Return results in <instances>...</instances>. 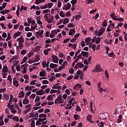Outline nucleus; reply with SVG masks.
I'll return each instance as SVG.
<instances>
[{
    "label": "nucleus",
    "mask_w": 127,
    "mask_h": 127,
    "mask_svg": "<svg viewBox=\"0 0 127 127\" xmlns=\"http://www.w3.org/2000/svg\"><path fill=\"white\" fill-rule=\"evenodd\" d=\"M63 103H64V100L62 98V94H61L55 100V104H63Z\"/></svg>",
    "instance_id": "nucleus-1"
},
{
    "label": "nucleus",
    "mask_w": 127,
    "mask_h": 127,
    "mask_svg": "<svg viewBox=\"0 0 127 127\" xmlns=\"http://www.w3.org/2000/svg\"><path fill=\"white\" fill-rule=\"evenodd\" d=\"M106 30V28L101 27L98 33V36H102Z\"/></svg>",
    "instance_id": "nucleus-2"
},
{
    "label": "nucleus",
    "mask_w": 127,
    "mask_h": 127,
    "mask_svg": "<svg viewBox=\"0 0 127 127\" xmlns=\"http://www.w3.org/2000/svg\"><path fill=\"white\" fill-rule=\"evenodd\" d=\"M71 8V4L70 2L67 3L66 4H64L63 8V10H69Z\"/></svg>",
    "instance_id": "nucleus-3"
},
{
    "label": "nucleus",
    "mask_w": 127,
    "mask_h": 127,
    "mask_svg": "<svg viewBox=\"0 0 127 127\" xmlns=\"http://www.w3.org/2000/svg\"><path fill=\"white\" fill-rule=\"evenodd\" d=\"M52 57L53 58V62H54V63H58L59 59H58V57L57 56L53 55L52 56Z\"/></svg>",
    "instance_id": "nucleus-4"
},
{
    "label": "nucleus",
    "mask_w": 127,
    "mask_h": 127,
    "mask_svg": "<svg viewBox=\"0 0 127 127\" xmlns=\"http://www.w3.org/2000/svg\"><path fill=\"white\" fill-rule=\"evenodd\" d=\"M84 66V64L81 63H78L75 64V65L74 66V68L75 69H78V68H83Z\"/></svg>",
    "instance_id": "nucleus-5"
},
{
    "label": "nucleus",
    "mask_w": 127,
    "mask_h": 127,
    "mask_svg": "<svg viewBox=\"0 0 127 127\" xmlns=\"http://www.w3.org/2000/svg\"><path fill=\"white\" fill-rule=\"evenodd\" d=\"M36 95H38L39 96H41V95H44L45 94V92L43 89H40L36 92Z\"/></svg>",
    "instance_id": "nucleus-6"
},
{
    "label": "nucleus",
    "mask_w": 127,
    "mask_h": 127,
    "mask_svg": "<svg viewBox=\"0 0 127 127\" xmlns=\"http://www.w3.org/2000/svg\"><path fill=\"white\" fill-rule=\"evenodd\" d=\"M95 69L96 72H103V69L101 68V65L97 64L95 66Z\"/></svg>",
    "instance_id": "nucleus-7"
},
{
    "label": "nucleus",
    "mask_w": 127,
    "mask_h": 127,
    "mask_svg": "<svg viewBox=\"0 0 127 127\" xmlns=\"http://www.w3.org/2000/svg\"><path fill=\"white\" fill-rule=\"evenodd\" d=\"M13 84L14 86H16V87H19V84H18V81H17L16 77L13 78Z\"/></svg>",
    "instance_id": "nucleus-8"
},
{
    "label": "nucleus",
    "mask_w": 127,
    "mask_h": 127,
    "mask_svg": "<svg viewBox=\"0 0 127 127\" xmlns=\"http://www.w3.org/2000/svg\"><path fill=\"white\" fill-rule=\"evenodd\" d=\"M81 54V56H83V57H85V58H87V57H89V53L85 51L81 52V53L80 54Z\"/></svg>",
    "instance_id": "nucleus-9"
},
{
    "label": "nucleus",
    "mask_w": 127,
    "mask_h": 127,
    "mask_svg": "<svg viewBox=\"0 0 127 127\" xmlns=\"http://www.w3.org/2000/svg\"><path fill=\"white\" fill-rule=\"evenodd\" d=\"M2 72L3 73H7V72H8V68H7V66L6 65H4L2 69Z\"/></svg>",
    "instance_id": "nucleus-10"
},
{
    "label": "nucleus",
    "mask_w": 127,
    "mask_h": 127,
    "mask_svg": "<svg viewBox=\"0 0 127 127\" xmlns=\"http://www.w3.org/2000/svg\"><path fill=\"white\" fill-rule=\"evenodd\" d=\"M2 98L5 99L6 101L9 100V95L6 94H3Z\"/></svg>",
    "instance_id": "nucleus-11"
},
{
    "label": "nucleus",
    "mask_w": 127,
    "mask_h": 127,
    "mask_svg": "<svg viewBox=\"0 0 127 127\" xmlns=\"http://www.w3.org/2000/svg\"><path fill=\"white\" fill-rule=\"evenodd\" d=\"M50 67L51 68V69H54V68H57V67H58V64L51 63L50 64Z\"/></svg>",
    "instance_id": "nucleus-12"
},
{
    "label": "nucleus",
    "mask_w": 127,
    "mask_h": 127,
    "mask_svg": "<svg viewBox=\"0 0 127 127\" xmlns=\"http://www.w3.org/2000/svg\"><path fill=\"white\" fill-rule=\"evenodd\" d=\"M17 41L19 42V43H23L24 42V39H23V37H20L17 39Z\"/></svg>",
    "instance_id": "nucleus-13"
},
{
    "label": "nucleus",
    "mask_w": 127,
    "mask_h": 127,
    "mask_svg": "<svg viewBox=\"0 0 127 127\" xmlns=\"http://www.w3.org/2000/svg\"><path fill=\"white\" fill-rule=\"evenodd\" d=\"M111 26H114V23H111L108 25L107 29V31L108 32H110L112 31V29H111Z\"/></svg>",
    "instance_id": "nucleus-14"
},
{
    "label": "nucleus",
    "mask_w": 127,
    "mask_h": 127,
    "mask_svg": "<svg viewBox=\"0 0 127 127\" xmlns=\"http://www.w3.org/2000/svg\"><path fill=\"white\" fill-rule=\"evenodd\" d=\"M61 85H57V84L54 85V86L52 87L53 89H58V90L61 89Z\"/></svg>",
    "instance_id": "nucleus-15"
},
{
    "label": "nucleus",
    "mask_w": 127,
    "mask_h": 127,
    "mask_svg": "<svg viewBox=\"0 0 127 127\" xmlns=\"http://www.w3.org/2000/svg\"><path fill=\"white\" fill-rule=\"evenodd\" d=\"M39 76H40V77H44L46 76V72H45V70L40 71L39 73Z\"/></svg>",
    "instance_id": "nucleus-16"
},
{
    "label": "nucleus",
    "mask_w": 127,
    "mask_h": 127,
    "mask_svg": "<svg viewBox=\"0 0 127 127\" xmlns=\"http://www.w3.org/2000/svg\"><path fill=\"white\" fill-rule=\"evenodd\" d=\"M44 32V31L43 30H41V31H39L37 32L36 34L39 36H41L42 34H43Z\"/></svg>",
    "instance_id": "nucleus-17"
},
{
    "label": "nucleus",
    "mask_w": 127,
    "mask_h": 127,
    "mask_svg": "<svg viewBox=\"0 0 127 127\" xmlns=\"http://www.w3.org/2000/svg\"><path fill=\"white\" fill-rule=\"evenodd\" d=\"M69 19H68V18H65L64 20H63V24H67V23H69Z\"/></svg>",
    "instance_id": "nucleus-18"
},
{
    "label": "nucleus",
    "mask_w": 127,
    "mask_h": 127,
    "mask_svg": "<svg viewBox=\"0 0 127 127\" xmlns=\"http://www.w3.org/2000/svg\"><path fill=\"white\" fill-rule=\"evenodd\" d=\"M123 119V115H120L119 116V118L117 120V122L119 124L122 123V119Z\"/></svg>",
    "instance_id": "nucleus-19"
},
{
    "label": "nucleus",
    "mask_w": 127,
    "mask_h": 127,
    "mask_svg": "<svg viewBox=\"0 0 127 127\" xmlns=\"http://www.w3.org/2000/svg\"><path fill=\"white\" fill-rule=\"evenodd\" d=\"M82 86L81 84L77 83L74 86V89H77V88H79V89H81L82 88Z\"/></svg>",
    "instance_id": "nucleus-20"
},
{
    "label": "nucleus",
    "mask_w": 127,
    "mask_h": 127,
    "mask_svg": "<svg viewBox=\"0 0 127 127\" xmlns=\"http://www.w3.org/2000/svg\"><path fill=\"white\" fill-rule=\"evenodd\" d=\"M45 0H36L35 3L36 4H39V3H41V2H45Z\"/></svg>",
    "instance_id": "nucleus-21"
},
{
    "label": "nucleus",
    "mask_w": 127,
    "mask_h": 127,
    "mask_svg": "<svg viewBox=\"0 0 127 127\" xmlns=\"http://www.w3.org/2000/svg\"><path fill=\"white\" fill-rule=\"evenodd\" d=\"M40 48H41V47L38 46L34 49V52H38L40 51Z\"/></svg>",
    "instance_id": "nucleus-22"
},
{
    "label": "nucleus",
    "mask_w": 127,
    "mask_h": 127,
    "mask_svg": "<svg viewBox=\"0 0 127 127\" xmlns=\"http://www.w3.org/2000/svg\"><path fill=\"white\" fill-rule=\"evenodd\" d=\"M85 42L86 43V45H88V43H90L91 42V38L90 37H87V38L85 39Z\"/></svg>",
    "instance_id": "nucleus-23"
},
{
    "label": "nucleus",
    "mask_w": 127,
    "mask_h": 127,
    "mask_svg": "<svg viewBox=\"0 0 127 127\" xmlns=\"http://www.w3.org/2000/svg\"><path fill=\"white\" fill-rule=\"evenodd\" d=\"M108 55L109 57H113V58H115V57H116V55H115L114 54V52H111V53L108 54Z\"/></svg>",
    "instance_id": "nucleus-24"
},
{
    "label": "nucleus",
    "mask_w": 127,
    "mask_h": 127,
    "mask_svg": "<svg viewBox=\"0 0 127 127\" xmlns=\"http://www.w3.org/2000/svg\"><path fill=\"white\" fill-rule=\"evenodd\" d=\"M23 97H24V92H23V90H22L20 92L18 98H23Z\"/></svg>",
    "instance_id": "nucleus-25"
},
{
    "label": "nucleus",
    "mask_w": 127,
    "mask_h": 127,
    "mask_svg": "<svg viewBox=\"0 0 127 127\" xmlns=\"http://www.w3.org/2000/svg\"><path fill=\"white\" fill-rule=\"evenodd\" d=\"M48 101H53V97H52V95H48L47 97Z\"/></svg>",
    "instance_id": "nucleus-26"
},
{
    "label": "nucleus",
    "mask_w": 127,
    "mask_h": 127,
    "mask_svg": "<svg viewBox=\"0 0 127 127\" xmlns=\"http://www.w3.org/2000/svg\"><path fill=\"white\" fill-rule=\"evenodd\" d=\"M29 103V100L28 99H24L23 101V105H27V104Z\"/></svg>",
    "instance_id": "nucleus-27"
},
{
    "label": "nucleus",
    "mask_w": 127,
    "mask_h": 127,
    "mask_svg": "<svg viewBox=\"0 0 127 127\" xmlns=\"http://www.w3.org/2000/svg\"><path fill=\"white\" fill-rule=\"evenodd\" d=\"M82 57V54H79V55L77 57V58L75 60V62L77 63L78 61L80 60V58Z\"/></svg>",
    "instance_id": "nucleus-28"
},
{
    "label": "nucleus",
    "mask_w": 127,
    "mask_h": 127,
    "mask_svg": "<svg viewBox=\"0 0 127 127\" xmlns=\"http://www.w3.org/2000/svg\"><path fill=\"white\" fill-rule=\"evenodd\" d=\"M107 24L108 21H107V20H105L102 24V26H103L104 27H106L108 25Z\"/></svg>",
    "instance_id": "nucleus-29"
},
{
    "label": "nucleus",
    "mask_w": 127,
    "mask_h": 127,
    "mask_svg": "<svg viewBox=\"0 0 127 127\" xmlns=\"http://www.w3.org/2000/svg\"><path fill=\"white\" fill-rule=\"evenodd\" d=\"M12 120H13V121H15V122L19 121V118H18V117H17V116H14L12 118Z\"/></svg>",
    "instance_id": "nucleus-30"
},
{
    "label": "nucleus",
    "mask_w": 127,
    "mask_h": 127,
    "mask_svg": "<svg viewBox=\"0 0 127 127\" xmlns=\"http://www.w3.org/2000/svg\"><path fill=\"white\" fill-rule=\"evenodd\" d=\"M99 92H100V93H102V92H106L107 91L106 89H103V87H100L98 89Z\"/></svg>",
    "instance_id": "nucleus-31"
},
{
    "label": "nucleus",
    "mask_w": 127,
    "mask_h": 127,
    "mask_svg": "<svg viewBox=\"0 0 127 127\" xmlns=\"http://www.w3.org/2000/svg\"><path fill=\"white\" fill-rule=\"evenodd\" d=\"M11 39V37H10V33H7V38L6 39V41H8Z\"/></svg>",
    "instance_id": "nucleus-32"
},
{
    "label": "nucleus",
    "mask_w": 127,
    "mask_h": 127,
    "mask_svg": "<svg viewBox=\"0 0 127 127\" xmlns=\"http://www.w3.org/2000/svg\"><path fill=\"white\" fill-rule=\"evenodd\" d=\"M40 118H47V116L45 114H41L39 115Z\"/></svg>",
    "instance_id": "nucleus-33"
},
{
    "label": "nucleus",
    "mask_w": 127,
    "mask_h": 127,
    "mask_svg": "<svg viewBox=\"0 0 127 127\" xmlns=\"http://www.w3.org/2000/svg\"><path fill=\"white\" fill-rule=\"evenodd\" d=\"M86 120L88 122H90L92 120V115H88L87 116Z\"/></svg>",
    "instance_id": "nucleus-34"
},
{
    "label": "nucleus",
    "mask_w": 127,
    "mask_h": 127,
    "mask_svg": "<svg viewBox=\"0 0 127 127\" xmlns=\"http://www.w3.org/2000/svg\"><path fill=\"white\" fill-rule=\"evenodd\" d=\"M101 42V38L100 37H97V39L96 40L95 43L96 44H99Z\"/></svg>",
    "instance_id": "nucleus-35"
},
{
    "label": "nucleus",
    "mask_w": 127,
    "mask_h": 127,
    "mask_svg": "<svg viewBox=\"0 0 127 127\" xmlns=\"http://www.w3.org/2000/svg\"><path fill=\"white\" fill-rule=\"evenodd\" d=\"M40 60V58H39V56L38 55H37L36 56V60L34 61V62H38Z\"/></svg>",
    "instance_id": "nucleus-36"
},
{
    "label": "nucleus",
    "mask_w": 127,
    "mask_h": 127,
    "mask_svg": "<svg viewBox=\"0 0 127 127\" xmlns=\"http://www.w3.org/2000/svg\"><path fill=\"white\" fill-rule=\"evenodd\" d=\"M66 65H68V63L67 62V61H64L62 64V66L63 68L65 69V66H66Z\"/></svg>",
    "instance_id": "nucleus-37"
},
{
    "label": "nucleus",
    "mask_w": 127,
    "mask_h": 127,
    "mask_svg": "<svg viewBox=\"0 0 127 127\" xmlns=\"http://www.w3.org/2000/svg\"><path fill=\"white\" fill-rule=\"evenodd\" d=\"M67 27H71V28H73V27H75V25L72 24L71 23H69L68 25H67Z\"/></svg>",
    "instance_id": "nucleus-38"
},
{
    "label": "nucleus",
    "mask_w": 127,
    "mask_h": 127,
    "mask_svg": "<svg viewBox=\"0 0 127 127\" xmlns=\"http://www.w3.org/2000/svg\"><path fill=\"white\" fill-rule=\"evenodd\" d=\"M12 41L11 40H10L8 41V46L9 48H11V46H12V44H11Z\"/></svg>",
    "instance_id": "nucleus-39"
},
{
    "label": "nucleus",
    "mask_w": 127,
    "mask_h": 127,
    "mask_svg": "<svg viewBox=\"0 0 127 127\" xmlns=\"http://www.w3.org/2000/svg\"><path fill=\"white\" fill-rule=\"evenodd\" d=\"M60 15L61 17H65V14H64L63 11H61L60 12Z\"/></svg>",
    "instance_id": "nucleus-40"
},
{
    "label": "nucleus",
    "mask_w": 127,
    "mask_h": 127,
    "mask_svg": "<svg viewBox=\"0 0 127 127\" xmlns=\"http://www.w3.org/2000/svg\"><path fill=\"white\" fill-rule=\"evenodd\" d=\"M27 59V57H24L22 60V61L21 64H23V63H25L26 62V60Z\"/></svg>",
    "instance_id": "nucleus-41"
},
{
    "label": "nucleus",
    "mask_w": 127,
    "mask_h": 127,
    "mask_svg": "<svg viewBox=\"0 0 127 127\" xmlns=\"http://www.w3.org/2000/svg\"><path fill=\"white\" fill-rule=\"evenodd\" d=\"M61 5H62V3L61 2V1H60V0H59L58 1V7L60 8V7H61Z\"/></svg>",
    "instance_id": "nucleus-42"
},
{
    "label": "nucleus",
    "mask_w": 127,
    "mask_h": 127,
    "mask_svg": "<svg viewBox=\"0 0 127 127\" xmlns=\"http://www.w3.org/2000/svg\"><path fill=\"white\" fill-rule=\"evenodd\" d=\"M54 3L52 2H49L48 3V8H51L52 6L53 5Z\"/></svg>",
    "instance_id": "nucleus-43"
},
{
    "label": "nucleus",
    "mask_w": 127,
    "mask_h": 127,
    "mask_svg": "<svg viewBox=\"0 0 127 127\" xmlns=\"http://www.w3.org/2000/svg\"><path fill=\"white\" fill-rule=\"evenodd\" d=\"M105 76H106V78H107V79H109L110 77H109V73H108V70H105Z\"/></svg>",
    "instance_id": "nucleus-44"
},
{
    "label": "nucleus",
    "mask_w": 127,
    "mask_h": 127,
    "mask_svg": "<svg viewBox=\"0 0 127 127\" xmlns=\"http://www.w3.org/2000/svg\"><path fill=\"white\" fill-rule=\"evenodd\" d=\"M42 64V66L44 68L46 67V61H43Z\"/></svg>",
    "instance_id": "nucleus-45"
},
{
    "label": "nucleus",
    "mask_w": 127,
    "mask_h": 127,
    "mask_svg": "<svg viewBox=\"0 0 127 127\" xmlns=\"http://www.w3.org/2000/svg\"><path fill=\"white\" fill-rule=\"evenodd\" d=\"M31 127H35V121H32L31 124Z\"/></svg>",
    "instance_id": "nucleus-46"
},
{
    "label": "nucleus",
    "mask_w": 127,
    "mask_h": 127,
    "mask_svg": "<svg viewBox=\"0 0 127 127\" xmlns=\"http://www.w3.org/2000/svg\"><path fill=\"white\" fill-rule=\"evenodd\" d=\"M47 12H49V13H50V10L48 9L43 10V14L47 13Z\"/></svg>",
    "instance_id": "nucleus-47"
},
{
    "label": "nucleus",
    "mask_w": 127,
    "mask_h": 127,
    "mask_svg": "<svg viewBox=\"0 0 127 127\" xmlns=\"http://www.w3.org/2000/svg\"><path fill=\"white\" fill-rule=\"evenodd\" d=\"M74 69H73V67H71L70 69H69V73L70 74H74Z\"/></svg>",
    "instance_id": "nucleus-48"
},
{
    "label": "nucleus",
    "mask_w": 127,
    "mask_h": 127,
    "mask_svg": "<svg viewBox=\"0 0 127 127\" xmlns=\"http://www.w3.org/2000/svg\"><path fill=\"white\" fill-rule=\"evenodd\" d=\"M7 36V34H6V33L3 32L2 37H3V38H6Z\"/></svg>",
    "instance_id": "nucleus-49"
},
{
    "label": "nucleus",
    "mask_w": 127,
    "mask_h": 127,
    "mask_svg": "<svg viewBox=\"0 0 127 127\" xmlns=\"http://www.w3.org/2000/svg\"><path fill=\"white\" fill-rule=\"evenodd\" d=\"M73 118L75 121H77L79 119V116L78 115H74Z\"/></svg>",
    "instance_id": "nucleus-50"
},
{
    "label": "nucleus",
    "mask_w": 127,
    "mask_h": 127,
    "mask_svg": "<svg viewBox=\"0 0 127 127\" xmlns=\"http://www.w3.org/2000/svg\"><path fill=\"white\" fill-rule=\"evenodd\" d=\"M44 18L46 19V20H48V19L49 18V17H48V13H46L44 15Z\"/></svg>",
    "instance_id": "nucleus-51"
},
{
    "label": "nucleus",
    "mask_w": 127,
    "mask_h": 127,
    "mask_svg": "<svg viewBox=\"0 0 127 127\" xmlns=\"http://www.w3.org/2000/svg\"><path fill=\"white\" fill-rule=\"evenodd\" d=\"M12 99H13V95H12V94H10V99L9 100V103H11Z\"/></svg>",
    "instance_id": "nucleus-52"
},
{
    "label": "nucleus",
    "mask_w": 127,
    "mask_h": 127,
    "mask_svg": "<svg viewBox=\"0 0 127 127\" xmlns=\"http://www.w3.org/2000/svg\"><path fill=\"white\" fill-rule=\"evenodd\" d=\"M76 112H81V108L79 105L76 106Z\"/></svg>",
    "instance_id": "nucleus-53"
},
{
    "label": "nucleus",
    "mask_w": 127,
    "mask_h": 127,
    "mask_svg": "<svg viewBox=\"0 0 127 127\" xmlns=\"http://www.w3.org/2000/svg\"><path fill=\"white\" fill-rule=\"evenodd\" d=\"M98 127H104V123L101 122L100 123L98 124Z\"/></svg>",
    "instance_id": "nucleus-54"
},
{
    "label": "nucleus",
    "mask_w": 127,
    "mask_h": 127,
    "mask_svg": "<svg viewBox=\"0 0 127 127\" xmlns=\"http://www.w3.org/2000/svg\"><path fill=\"white\" fill-rule=\"evenodd\" d=\"M80 18H81V15H76L75 16L76 20H78V19H80Z\"/></svg>",
    "instance_id": "nucleus-55"
},
{
    "label": "nucleus",
    "mask_w": 127,
    "mask_h": 127,
    "mask_svg": "<svg viewBox=\"0 0 127 127\" xmlns=\"http://www.w3.org/2000/svg\"><path fill=\"white\" fill-rule=\"evenodd\" d=\"M51 33H53L55 34V35H56L58 34L57 30H52L51 31Z\"/></svg>",
    "instance_id": "nucleus-56"
},
{
    "label": "nucleus",
    "mask_w": 127,
    "mask_h": 127,
    "mask_svg": "<svg viewBox=\"0 0 127 127\" xmlns=\"http://www.w3.org/2000/svg\"><path fill=\"white\" fill-rule=\"evenodd\" d=\"M45 43L46 44H49V43H51V40H50V39H49L48 40H46Z\"/></svg>",
    "instance_id": "nucleus-57"
},
{
    "label": "nucleus",
    "mask_w": 127,
    "mask_h": 127,
    "mask_svg": "<svg viewBox=\"0 0 127 127\" xmlns=\"http://www.w3.org/2000/svg\"><path fill=\"white\" fill-rule=\"evenodd\" d=\"M39 101H40V98L39 97V96H38L35 99V103H36L37 102H39Z\"/></svg>",
    "instance_id": "nucleus-58"
},
{
    "label": "nucleus",
    "mask_w": 127,
    "mask_h": 127,
    "mask_svg": "<svg viewBox=\"0 0 127 127\" xmlns=\"http://www.w3.org/2000/svg\"><path fill=\"white\" fill-rule=\"evenodd\" d=\"M71 79H73V75H70V76H69L67 78L66 80H71Z\"/></svg>",
    "instance_id": "nucleus-59"
},
{
    "label": "nucleus",
    "mask_w": 127,
    "mask_h": 127,
    "mask_svg": "<svg viewBox=\"0 0 127 127\" xmlns=\"http://www.w3.org/2000/svg\"><path fill=\"white\" fill-rule=\"evenodd\" d=\"M15 35L17 36V37H18L21 34V32H17V33H14Z\"/></svg>",
    "instance_id": "nucleus-60"
},
{
    "label": "nucleus",
    "mask_w": 127,
    "mask_h": 127,
    "mask_svg": "<svg viewBox=\"0 0 127 127\" xmlns=\"http://www.w3.org/2000/svg\"><path fill=\"white\" fill-rule=\"evenodd\" d=\"M7 25H8V28H9V29L12 28V25H11V23H10V22H9L8 24H7Z\"/></svg>",
    "instance_id": "nucleus-61"
},
{
    "label": "nucleus",
    "mask_w": 127,
    "mask_h": 127,
    "mask_svg": "<svg viewBox=\"0 0 127 127\" xmlns=\"http://www.w3.org/2000/svg\"><path fill=\"white\" fill-rule=\"evenodd\" d=\"M32 35V33L31 32H28L26 34L27 37H30Z\"/></svg>",
    "instance_id": "nucleus-62"
},
{
    "label": "nucleus",
    "mask_w": 127,
    "mask_h": 127,
    "mask_svg": "<svg viewBox=\"0 0 127 127\" xmlns=\"http://www.w3.org/2000/svg\"><path fill=\"white\" fill-rule=\"evenodd\" d=\"M26 53V51L25 50H23L21 51V54L22 55H24Z\"/></svg>",
    "instance_id": "nucleus-63"
},
{
    "label": "nucleus",
    "mask_w": 127,
    "mask_h": 127,
    "mask_svg": "<svg viewBox=\"0 0 127 127\" xmlns=\"http://www.w3.org/2000/svg\"><path fill=\"white\" fill-rule=\"evenodd\" d=\"M12 59H18V56H13L12 57V58H11L10 60H12Z\"/></svg>",
    "instance_id": "nucleus-64"
}]
</instances>
